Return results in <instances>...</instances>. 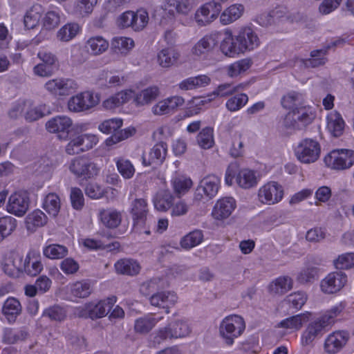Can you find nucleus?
Wrapping results in <instances>:
<instances>
[{
	"instance_id": "f257e3e1",
	"label": "nucleus",
	"mask_w": 354,
	"mask_h": 354,
	"mask_svg": "<svg viewBox=\"0 0 354 354\" xmlns=\"http://www.w3.org/2000/svg\"><path fill=\"white\" fill-rule=\"evenodd\" d=\"M122 126V120L119 118L106 120L99 124L98 129L101 132L106 134H113L106 140V145L111 146L128 138L135 133L136 129L134 128L120 130Z\"/></svg>"
},
{
	"instance_id": "f03ea898",
	"label": "nucleus",
	"mask_w": 354,
	"mask_h": 354,
	"mask_svg": "<svg viewBox=\"0 0 354 354\" xmlns=\"http://www.w3.org/2000/svg\"><path fill=\"white\" fill-rule=\"evenodd\" d=\"M187 324L180 319L171 322L165 327L159 328L153 337V343L160 344L167 339L183 337L189 333Z\"/></svg>"
},
{
	"instance_id": "7ed1b4c3",
	"label": "nucleus",
	"mask_w": 354,
	"mask_h": 354,
	"mask_svg": "<svg viewBox=\"0 0 354 354\" xmlns=\"http://www.w3.org/2000/svg\"><path fill=\"white\" fill-rule=\"evenodd\" d=\"M321 146L312 138L301 140L295 149L297 158L302 163L310 164L316 162L320 156Z\"/></svg>"
},
{
	"instance_id": "20e7f679",
	"label": "nucleus",
	"mask_w": 354,
	"mask_h": 354,
	"mask_svg": "<svg viewBox=\"0 0 354 354\" xmlns=\"http://www.w3.org/2000/svg\"><path fill=\"white\" fill-rule=\"evenodd\" d=\"M243 319L236 315L225 317L220 326V333L225 339L226 344L232 345L234 338L239 337L245 330Z\"/></svg>"
},
{
	"instance_id": "39448f33",
	"label": "nucleus",
	"mask_w": 354,
	"mask_h": 354,
	"mask_svg": "<svg viewBox=\"0 0 354 354\" xmlns=\"http://www.w3.org/2000/svg\"><path fill=\"white\" fill-rule=\"evenodd\" d=\"M324 160L327 167L333 169H346L354 164V151L346 149L333 150L325 156Z\"/></svg>"
},
{
	"instance_id": "423d86ee",
	"label": "nucleus",
	"mask_w": 354,
	"mask_h": 354,
	"mask_svg": "<svg viewBox=\"0 0 354 354\" xmlns=\"http://www.w3.org/2000/svg\"><path fill=\"white\" fill-rule=\"evenodd\" d=\"M131 214L133 220V230L136 232L150 234L147 225V204L142 198L136 199L132 203Z\"/></svg>"
},
{
	"instance_id": "0eeeda50",
	"label": "nucleus",
	"mask_w": 354,
	"mask_h": 354,
	"mask_svg": "<svg viewBox=\"0 0 354 354\" xmlns=\"http://www.w3.org/2000/svg\"><path fill=\"white\" fill-rule=\"evenodd\" d=\"M30 200L28 192L19 191L12 194L6 204V210L16 216H24L29 209Z\"/></svg>"
},
{
	"instance_id": "6e6552de",
	"label": "nucleus",
	"mask_w": 354,
	"mask_h": 354,
	"mask_svg": "<svg viewBox=\"0 0 354 354\" xmlns=\"http://www.w3.org/2000/svg\"><path fill=\"white\" fill-rule=\"evenodd\" d=\"M70 171L77 177L90 179L97 175L99 168L96 164L86 157H80L72 160Z\"/></svg>"
},
{
	"instance_id": "1a4fd4ad",
	"label": "nucleus",
	"mask_w": 354,
	"mask_h": 354,
	"mask_svg": "<svg viewBox=\"0 0 354 354\" xmlns=\"http://www.w3.org/2000/svg\"><path fill=\"white\" fill-rule=\"evenodd\" d=\"M315 116L308 109L301 108L289 112L284 118L283 125L287 129H301L310 124Z\"/></svg>"
},
{
	"instance_id": "9d476101",
	"label": "nucleus",
	"mask_w": 354,
	"mask_h": 354,
	"mask_svg": "<svg viewBox=\"0 0 354 354\" xmlns=\"http://www.w3.org/2000/svg\"><path fill=\"white\" fill-rule=\"evenodd\" d=\"M41 63L34 67V73L41 77H48L59 69V62L57 57L50 52L41 50L37 55Z\"/></svg>"
},
{
	"instance_id": "9b49d317",
	"label": "nucleus",
	"mask_w": 354,
	"mask_h": 354,
	"mask_svg": "<svg viewBox=\"0 0 354 354\" xmlns=\"http://www.w3.org/2000/svg\"><path fill=\"white\" fill-rule=\"evenodd\" d=\"M98 104V99L89 91L80 93L72 96L68 101V108L74 113L89 110Z\"/></svg>"
},
{
	"instance_id": "f8f14e48",
	"label": "nucleus",
	"mask_w": 354,
	"mask_h": 354,
	"mask_svg": "<svg viewBox=\"0 0 354 354\" xmlns=\"http://www.w3.org/2000/svg\"><path fill=\"white\" fill-rule=\"evenodd\" d=\"M45 88L52 94L66 96L75 92L78 88V84L73 79L57 78L48 81Z\"/></svg>"
},
{
	"instance_id": "ddd939ff",
	"label": "nucleus",
	"mask_w": 354,
	"mask_h": 354,
	"mask_svg": "<svg viewBox=\"0 0 354 354\" xmlns=\"http://www.w3.org/2000/svg\"><path fill=\"white\" fill-rule=\"evenodd\" d=\"M283 196V187L276 182H270L264 185L258 192L259 201L267 205H274L279 203Z\"/></svg>"
},
{
	"instance_id": "4468645a",
	"label": "nucleus",
	"mask_w": 354,
	"mask_h": 354,
	"mask_svg": "<svg viewBox=\"0 0 354 354\" xmlns=\"http://www.w3.org/2000/svg\"><path fill=\"white\" fill-rule=\"evenodd\" d=\"M328 321L326 317H320L311 322L304 330L301 335V344L308 346L313 343L318 336H321L327 330Z\"/></svg>"
},
{
	"instance_id": "2eb2a0df",
	"label": "nucleus",
	"mask_w": 354,
	"mask_h": 354,
	"mask_svg": "<svg viewBox=\"0 0 354 354\" xmlns=\"http://www.w3.org/2000/svg\"><path fill=\"white\" fill-rule=\"evenodd\" d=\"M185 103L183 97L174 95L158 101L151 107V112L154 115L162 116L174 113L178 107Z\"/></svg>"
},
{
	"instance_id": "dca6fc26",
	"label": "nucleus",
	"mask_w": 354,
	"mask_h": 354,
	"mask_svg": "<svg viewBox=\"0 0 354 354\" xmlns=\"http://www.w3.org/2000/svg\"><path fill=\"white\" fill-rule=\"evenodd\" d=\"M72 120L66 116H57L46 123V128L50 133H57L61 140H66L72 130Z\"/></svg>"
},
{
	"instance_id": "f3484780",
	"label": "nucleus",
	"mask_w": 354,
	"mask_h": 354,
	"mask_svg": "<svg viewBox=\"0 0 354 354\" xmlns=\"http://www.w3.org/2000/svg\"><path fill=\"white\" fill-rule=\"evenodd\" d=\"M347 282V276L342 271L329 273L321 281L320 287L324 293L333 294L339 291Z\"/></svg>"
},
{
	"instance_id": "a211bd4d",
	"label": "nucleus",
	"mask_w": 354,
	"mask_h": 354,
	"mask_svg": "<svg viewBox=\"0 0 354 354\" xmlns=\"http://www.w3.org/2000/svg\"><path fill=\"white\" fill-rule=\"evenodd\" d=\"M235 39L240 46L241 53L252 50L260 45L258 35L250 27L241 28L235 36Z\"/></svg>"
},
{
	"instance_id": "6ab92c4d",
	"label": "nucleus",
	"mask_w": 354,
	"mask_h": 354,
	"mask_svg": "<svg viewBox=\"0 0 354 354\" xmlns=\"http://www.w3.org/2000/svg\"><path fill=\"white\" fill-rule=\"evenodd\" d=\"M97 139L94 135L84 134L71 140L66 147V151L69 155L78 154L87 151L96 145Z\"/></svg>"
},
{
	"instance_id": "aec40b11",
	"label": "nucleus",
	"mask_w": 354,
	"mask_h": 354,
	"mask_svg": "<svg viewBox=\"0 0 354 354\" xmlns=\"http://www.w3.org/2000/svg\"><path fill=\"white\" fill-rule=\"evenodd\" d=\"M349 333L344 330L330 333L324 342V350L329 354H336L346 344L349 339Z\"/></svg>"
},
{
	"instance_id": "412c9836",
	"label": "nucleus",
	"mask_w": 354,
	"mask_h": 354,
	"mask_svg": "<svg viewBox=\"0 0 354 354\" xmlns=\"http://www.w3.org/2000/svg\"><path fill=\"white\" fill-rule=\"evenodd\" d=\"M17 271L24 272L28 275L34 277L37 275L43 270V264L41 262L40 257L34 251L29 252L20 266L13 265Z\"/></svg>"
},
{
	"instance_id": "4be33fe9",
	"label": "nucleus",
	"mask_w": 354,
	"mask_h": 354,
	"mask_svg": "<svg viewBox=\"0 0 354 354\" xmlns=\"http://www.w3.org/2000/svg\"><path fill=\"white\" fill-rule=\"evenodd\" d=\"M322 259L317 257H309L306 267L297 275V281L300 283H307L314 281L317 277L319 269L313 264L321 265Z\"/></svg>"
},
{
	"instance_id": "5701e85b",
	"label": "nucleus",
	"mask_w": 354,
	"mask_h": 354,
	"mask_svg": "<svg viewBox=\"0 0 354 354\" xmlns=\"http://www.w3.org/2000/svg\"><path fill=\"white\" fill-rule=\"evenodd\" d=\"M236 207V201L232 197H225L215 204L212 215L214 218L222 221L228 218Z\"/></svg>"
},
{
	"instance_id": "b1692460",
	"label": "nucleus",
	"mask_w": 354,
	"mask_h": 354,
	"mask_svg": "<svg viewBox=\"0 0 354 354\" xmlns=\"http://www.w3.org/2000/svg\"><path fill=\"white\" fill-rule=\"evenodd\" d=\"M344 42V39H336L328 44L326 47L322 49L313 50L310 53L311 58L305 60V66L307 67L315 68L324 64L326 62L324 56L326 54L328 50L332 47L341 46Z\"/></svg>"
},
{
	"instance_id": "393cba45",
	"label": "nucleus",
	"mask_w": 354,
	"mask_h": 354,
	"mask_svg": "<svg viewBox=\"0 0 354 354\" xmlns=\"http://www.w3.org/2000/svg\"><path fill=\"white\" fill-rule=\"evenodd\" d=\"M167 152V145L165 142H160L156 144L149 153V158L147 159L145 154L142 156V165L150 166L153 164L159 165L165 160Z\"/></svg>"
},
{
	"instance_id": "a878e982",
	"label": "nucleus",
	"mask_w": 354,
	"mask_h": 354,
	"mask_svg": "<svg viewBox=\"0 0 354 354\" xmlns=\"http://www.w3.org/2000/svg\"><path fill=\"white\" fill-rule=\"evenodd\" d=\"M217 41L214 37L205 35L192 47V54L198 57H205L214 50Z\"/></svg>"
},
{
	"instance_id": "bb28decb",
	"label": "nucleus",
	"mask_w": 354,
	"mask_h": 354,
	"mask_svg": "<svg viewBox=\"0 0 354 354\" xmlns=\"http://www.w3.org/2000/svg\"><path fill=\"white\" fill-rule=\"evenodd\" d=\"M178 297L173 292L157 291L149 297L151 305L162 308H169L177 302Z\"/></svg>"
},
{
	"instance_id": "cd10ccee",
	"label": "nucleus",
	"mask_w": 354,
	"mask_h": 354,
	"mask_svg": "<svg viewBox=\"0 0 354 354\" xmlns=\"http://www.w3.org/2000/svg\"><path fill=\"white\" fill-rule=\"evenodd\" d=\"M21 312L22 306L17 299L9 297L4 301L2 307V313L9 323H14Z\"/></svg>"
},
{
	"instance_id": "c85d7f7f",
	"label": "nucleus",
	"mask_w": 354,
	"mask_h": 354,
	"mask_svg": "<svg viewBox=\"0 0 354 354\" xmlns=\"http://www.w3.org/2000/svg\"><path fill=\"white\" fill-rule=\"evenodd\" d=\"M116 301L115 297H109L106 299L101 300L97 303H90V312L91 319H98L106 316L113 308Z\"/></svg>"
},
{
	"instance_id": "c756f323",
	"label": "nucleus",
	"mask_w": 354,
	"mask_h": 354,
	"mask_svg": "<svg viewBox=\"0 0 354 354\" xmlns=\"http://www.w3.org/2000/svg\"><path fill=\"white\" fill-rule=\"evenodd\" d=\"M224 38L221 43V50L222 53L230 57L241 53L239 43L233 37L231 30H225L224 32Z\"/></svg>"
},
{
	"instance_id": "7c9ffc66",
	"label": "nucleus",
	"mask_w": 354,
	"mask_h": 354,
	"mask_svg": "<svg viewBox=\"0 0 354 354\" xmlns=\"http://www.w3.org/2000/svg\"><path fill=\"white\" fill-rule=\"evenodd\" d=\"M219 180L215 176H208L204 178L200 183L196 192L197 194H202V192L212 198L216 196L218 190Z\"/></svg>"
},
{
	"instance_id": "2f4dec72",
	"label": "nucleus",
	"mask_w": 354,
	"mask_h": 354,
	"mask_svg": "<svg viewBox=\"0 0 354 354\" xmlns=\"http://www.w3.org/2000/svg\"><path fill=\"white\" fill-rule=\"evenodd\" d=\"M99 217L102 223L108 228L117 227L122 221L120 212L113 209H100Z\"/></svg>"
},
{
	"instance_id": "473e14b6",
	"label": "nucleus",
	"mask_w": 354,
	"mask_h": 354,
	"mask_svg": "<svg viewBox=\"0 0 354 354\" xmlns=\"http://www.w3.org/2000/svg\"><path fill=\"white\" fill-rule=\"evenodd\" d=\"M159 95L160 89L158 86H149L136 95L134 102L138 106L148 105L154 101Z\"/></svg>"
},
{
	"instance_id": "72a5a7b5",
	"label": "nucleus",
	"mask_w": 354,
	"mask_h": 354,
	"mask_svg": "<svg viewBox=\"0 0 354 354\" xmlns=\"http://www.w3.org/2000/svg\"><path fill=\"white\" fill-rule=\"evenodd\" d=\"M49 113L48 108L46 104L34 106L30 102H26L24 118L27 122L36 121Z\"/></svg>"
},
{
	"instance_id": "f704fd0d",
	"label": "nucleus",
	"mask_w": 354,
	"mask_h": 354,
	"mask_svg": "<svg viewBox=\"0 0 354 354\" xmlns=\"http://www.w3.org/2000/svg\"><path fill=\"white\" fill-rule=\"evenodd\" d=\"M180 57L179 52L173 47L161 50L158 54V62L160 66L169 68L176 64Z\"/></svg>"
},
{
	"instance_id": "c9c22d12",
	"label": "nucleus",
	"mask_w": 354,
	"mask_h": 354,
	"mask_svg": "<svg viewBox=\"0 0 354 354\" xmlns=\"http://www.w3.org/2000/svg\"><path fill=\"white\" fill-rule=\"evenodd\" d=\"M162 319V317L156 318L152 315L140 317L135 321L134 329L136 333L147 334Z\"/></svg>"
},
{
	"instance_id": "e433bc0d",
	"label": "nucleus",
	"mask_w": 354,
	"mask_h": 354,
	"mask_svg": "<svg viewBox=\"0 0 354 354\" xmlns=\"http://www.w3.org/2000/svg\"><path fill=\"white\" fill-rule=\"evenodd\" d=\"M304 104L303 95L295 91L288 93L281 99L282 106L287 109H292V111L295 110L297 111L300 110L301 108L306 109Z\"/></svg>"
},
{
	"instance_id": "4c0bfd02",
	"label": "nucleus",
	"mask_w": 354,
	"mask_h": 354,
	"mask_svg": "<svg viewBox=\"0 0 354 354\" xmlns=\"http://www.w3.org/2000/svg\"><path fill=\"white\" fill-rule=\"evenodd\" d=\"M211 79L205 75H201L196 77H191L183 80L179 84L181 90L188 91L204 87L210 83Z\"/></svg>"
},
{
	"instance_id": "58836bf2",
	"label": "nucleus",
	"mask_w": 354,
	"mask_h": 354,
	"mask_svg": "<svg viewBox=\"0 0 354 354\" xmlns=\"http://www.w3.org/2000/svg\"><path fill=\"white\" fill-rule=\"evenodd\" d=\"M48 218L46 214L39 209L34 210L26 218L27 230L34 232L37 227H42L47 223Z\"/></svg>"
},
{
	"instance_id": "ea45409f",
	"label": "nucleus",
	"mask_w": 354,
	"mask_h": 354,
	"mask_svg": "<svg viewBox=\"0 0 354 354\" xmlns=\"http://www.w3.org/2000/svg\"><path fill=\"white\" fill-rule=\"evenodd\" d=\"M115 268L118 273L127 275L137 274L140 271L138 263L133 259H124L115 263Z\"/></svg>"
},
{
	"instance_id": "a19ab883",
	"label": "nucleus",
	"mask_w": 354,
	"mask_h": 354,
	"mask_svg": "<svg viewBox=\"0 0 354 354\" xmlns=\"http://www.w3.org/2000/svg\"><path fill=\"white\" fill-rule=\"evenodd\" d=\"M174 197L168 190L159 191L153 198V204L156 209L166 212L172 205Z\"/></svg>"
},
{
	"instance_id": "79ce46f5",
	"label": "nucleus",
	"mask_w": 354,
	"mask_h": 354,
	"mask_svg": "<svg viewBox=\"0 0 354 354\" xmlns=\"http://www.w3.org/2000/svg\"><path fill=\"white\" fill-rule=\"evenodd\" d=\"M86 48L91 54L97 55L108 49L109 42L101 36L93 37L86 41Z\"/></svg>"
},
{
	"instance_id": "37998d69",
	"label": "nucleus",
	"mask_w": 354,
	"mask_h": 354,
	"mask_svg": "<svg viewBox=\"0 0 354 354\" xmlns=\"http://www.w3.org/2000/svg\"><path fill=\"white\" fill-rule=\"evenodd\" d=\"M310 313H301L295 316L290 317L282 320L279 326L281 328L287 329L299 330L301 328L304 323H306L309 319Z\"/></svg>"
},
{
	"instance_id": "c03bdc74",
	"label": "nucleus",
	"mask_w": 354,
	"mask_h": 354,
	"mask_svg": "<svg viewBox=\"0 0 354 354\" xmlns=\"http://www.w3.org/2000/svg\"><path fill=\"white\" fill-rule=\"evenodd\" d=\"M327 128L335 137H339L342 134L344 122L339 113L335 112L328 117Z\"/></svg>"
},
{
	"instance_id": "a18cd8bd",
	"label": "nucleus",
	"mask_w": 354,
	"mask_h": 354,
	"mask_svg": "<svg viewBox=\"0 0 354 354\" xmlns=\"http://www.w3.org/2000/svg\"><path fill=\"white\" fill-rule=\"evenodd\" d=\"M244 10L241 4H234L226 10L221 15V21L223 24H229L241 17Z\"/></svg>"
},
{
	"instance_id": "49530a36",
	"label": "nucleus",
	"mask_w": 354,
	"mask_h": 354,
	"mask_svg": "<svg viewBox=\"0 0 354 354\" xmlns=\"http://www.w3.org/2000/svg\"><path fill=\"white\" fill-rule=\"evenodd\" d=\"M236 182L240 187L248 189L257 185V179L253 171L243 169L239 172Z\"/></svg>"
},
{
	"instance_id": "de8ad7c7",
	"label": "nucleus",
	"mask_w": 354,
	"mask_h": 354,
	"mask_svg": "<svg viewBox=\"0 0 354 354\" xmlns=\"http://www.w3.org/2000/svg\"><path fill=\"white\" fill-rule=\"evenodd\" d=\"M196 142L199 147L204 149H209L214 145V130L211 127L203 129L196 137Z\"/></svg>"
},
{
	"instance_id": "09e8293b",
	"label": "nucleus",
	"mask_w": 354,
	"mask_h": 354,
	"mask_svg": "<svg viewBox=\"0 0 354 354\" xmlns=\"http://www.w3.org/2000/svg\"><path fill=\"white\" fill-rule=\"evenodd\" d=\"M92 292V287L88 281H77L71 286V293L75 297L86 298Z\"/></svg>"
},
{
	"instance_id": "8fccbe9b",
	"label": "nucleus",
	"mask_w": 354,
	"mask_h": 354,
	"mask_svg": "<svg viewBox=\"0 0 354 354\" xmlns=\"http://www.w3.org/2000/svg\"><path fill=\"white\" fill-rule=\"evenodd\" d=\"M133 46L134 41L129 37H114L111 41V48L121 54H127Z\"/></svg>"
},
{
	"instance_id": "3c124183",
	"label": "nucleus",
	"mask_w": 354,
	"mask_h": 354,
	"mask_svg": "<svg viewBox=\"0 0 354 354\" xmlns=\"http://www.w3.org/2000/svg\"><path fill=\"white\" fill-rule=\"evenodd\" d=\"M80 31V26L75 23H68L64 25L57 32V39L64 42L68 41L73 39Z\"/></svg>"
},
{
	"instance_id": "603ef678",
	"label": "nucleus",
	"mask_w": 354,
	"mask_h": 354,
	"mask_svg": "<svg viewBox=\"0 0 354 354\" xmlns=\"http://www.w3.org/2000/svg\"><path fill=\"white\" fill-rule=\"evenodd\" d=\"M43 208L48 214L53 217L56 216L60 209V200L55 194H48L44 201Z\"/></svg>"
},
{
	"instance_id": "864d4df0",
	"label": "nucleus",
	"mask_w": 354,
	"mask_h": 354,
	"mask_svg": "<svg viewBox=\"0 0 354 354\" xmlns=\"http://www.w3.org/2000/svg\"><path fill=\"white\" fill-rule=\"evenodd\" d=\"M44 255L50 259H62L68 254L66 246L59 244H50L44 248Z\"/></svg>"
},
{
	"instance_id": "5fc2aeb1",
	"label": "nucleus",
	"mask_w": 354,
	"mask_h": 354,
	"mask_svg": "<svg viewBox=\"0 0 354 354\" xmlns=\"http://www.w3.org/2000/svg\"><path fill=\"white\" fill-rule=\"evenodd\" d=\"M203 239L202 231L196 230L185 236L180 241V245L185 249H190L199 245Z\"/></svg>"
},
{
	"instance_id": "6e6d98bb",
	"label": "nucleus",
	"mask_w": 354,
	"mask_h": 354,
	"mask_svg": "<svg viewBox=\"0 0 354 354\" xmlns=\"http://www.w3.org/2000/svg\"><path fill=\"white\" fill-rule=\"evenodd\" d=\"M292 286V281L289 277H280L272 282L270 288L272 292L276 294H284L290 290Z\"/></svg>"
},
{
	"instance_id": "4d7b16f0",
	"label": "nucleus",
	"mask_w": 354,
	"mask_h": 354,
	"mask_svg": "<svg viewBox=\"0 0 354 354\" xmlns=\"http://www.w3.org/2000/svg\"><path fill=\"white\" fill-rule=\"evenodd\" d=\"M130 97V94L127 91H121L106 99L103 102V106L106 109H113L127 102Z\"/></svg>"
},
{
	"instance_id": "13d9d810",
	"label": "nucleus",
	"mask_w": 354,
	"mask_h": 354,
	"mask_svg": "<svg viewBox=\"0 0 354 354\" xmlns=\"http://www.w3.org/2000/svg\"><path fill=\"white\" fill-rule=\"evenodd\" d=\"M42 316L48 317L51 321L62 322L66 317V310L59 305H54L46 308Z\"/></svg>"
},
{
	"instance_id": "bf43d9fd",
	"label": "nucleus",
	"mask_w": 354,
	"mask_h": 354,
	"mask_svg": "<svg viewBox=\"0 0 354 354\" xmlns=\"http://www.w3.org/2000/svg\"><path fill=\"white\" fill-rule=\"evenodd\" d=\"M248 102V96L245 93L235 95L227 100L225 104L227 109L231 112L240 110Z\"/></svg>"
},
{
	"instance_id": "052dcab7",
	"label": "nucleus",
	"mask_w": 354,
	"mask_h": 354,
	"mask_svg": "<svg viewBox=\"0 0 354 354\" xmlns=\"http://www.w3.org/2000/svg\"><path fill=\"white\" fill-rule=\"evenodd\" d=\"M167 4L174 7L178 13L187 15L196 6V2L195 0H168Z\"/></svg>"
},
{
	"instance_id": "680f3d73",
	"label": "nucleus",
	"mask_w": 354,
	"mask_h": 354,
	"mask_svg": "<svg viewBox=\"0 0 354 354\" xmlns=\"http://www.w3.org/2000/svg\"><path fill=\"white\" fill-rule=\"evenodd\" d=\"M172 184L175 193L180 196L190 189L192 182L185 176H176L173 179Z\"/></svg>"
},
{
	"instance_id": "e2e57ef3",
	"label": "nucleus",
	"mask_w": 354,
	"mask_h": 354,
	"mask_svg": "<svg viewBox=\"0 0 354 354\" xmlns=\"http://www.w3.org/2000/svg\"><path fill=\"white\" fill-rule=\"evenodd\" d=\"M244 86L243 84H239L234 86L232 84H220L214 91L213 95L219 96L221 97L232 95L236 91L243 89Z\"/></svg>"
},
{
	"instance_id": "0e129e2a",
	"label": "nucleus",
	"mask_w": 354,
	"mask_h": 354,
	"mask_svg": "<svg viewBox=\"0 0 354 354\" xmlns=\"http://www.w3.org/2000/svg\"><path fill=\"white\" fill-rule=\"evenodd\" d=\"M307 297L304 292H297L289 295L285 302L289 307L295 310L300 309L306 303Z\"/></svg>"
},
{
	"instance_id": "69168bd1",
	"label": "nucleus",
	"mask_w": 354,
	"mask_h": 354,
	"mask_svg": "<svg viewBox=\"0 0 354 354\" xmlns=\"http://www.w3.org/2000/svg\"><path fill=\"white\" fill-rule=\"evenodd\" d=\"M251 61L247 59L236 62L229 66L227 74L232 77H236L241 73L246 71L251 66Z\"/></svg>"
},
{
	"instance_id": "338daca9",
	"label": "nucleus",
	"mask_w": 354,
	"mask_h": 354,
	"mask_svg": "<svg viewBox=\"0 0 354 354\" xmlns=\"http://www.w3.org/2000/svg\"><path fill=\"white\" fill-rule=\"evenodd\" d=\"M17 223V220L10 216L0 218V231L5 238L10 236L15 231Z\"/></svg>"
},
{
	"instance_id": "774afa93",
	"label": "nucleus",
	"mask_w": 354,
	"mask_h": 354,
	"mask_svg": "<svg viewBox=\"0 0 354 354\" xmlns=\"http://www.w3.org/2000/svg\"><path fill=\"white\" fill-rule=\"evenodd\" d=\"M337 269H348L354 266V253L348 252L339 255L333 261Z\"/></svg>"
}]
</instances>
